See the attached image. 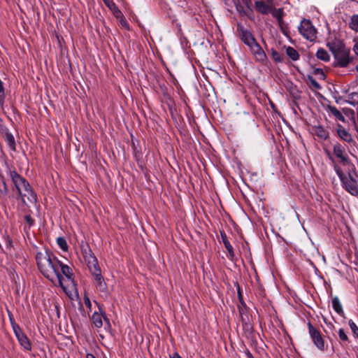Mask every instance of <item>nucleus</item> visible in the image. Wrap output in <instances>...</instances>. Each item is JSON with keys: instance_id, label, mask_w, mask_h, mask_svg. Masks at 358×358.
I'll return each instance as SVG.
<instances>
[{"instance_id": "f257e3e1", "label": "nucleus", "mask_w": 358, "mask_h": 358, "mask_svg": "<svg viewBox=\"0 0 358 358\" xmlns=\"http://www.w3.org/2000/svg\"><path fill=\"white\" fill-rule=\"evenodd\" d=\"M36 262L42 275L55 286L59 285L68 296L76 286L72 269L47 250L36 254Z\"/></svg>"}, {"instance_id": "f03ea898", "label": "nucleus", "mask_w": 358, "mask_h": 358, "mask_svg": "<svg viewBox=\"0 0 358 358\" xmlns=\"http://www.w3.org/2000/svg\"><path fill=\"white\" fill-rule=\"evenodd\" d=\"M83 255L89 271L92 275L93 282L97 292H99L101 296H107L108 287L101 275V271L96 257L94 255L90 249H85Z\"/></svg>"}, {"instance_id": "7ed1b4c3", "label": "nucleus", "mask_w": 358, "mask_h": 358, "mask_svg": "<svg viewBox=\"0 0 358 358\" xmlns=\"http://www.w3.org/2000/svg\"><path fill=\"white\" fill-rule=\"evenodd\" d=\"M6 173L22 201L25 203V199H27L30 203H36L37 196L28 180L18 174L15 170L9 169Z\"/></svg>"}, {"instance_id": "20e7f679", "label": "nucleus", "mask_w": 358, "mask_h": 358, "mask_svg": "<svg viewBox=\"0 0 358 358\" xmlns=\"http://www.w3.org/2000/svg\"><path fill=\"white\" fill-rule=\"evenodd\" d=\"M337 175L338 176L343 187L350 194L353 196L358 195V184L357 176L352 173L344 174L341 170L336 166L335 167Z\"/></svg>"}, {"instance_id": "39448f33", "label": "nucleus", "mask_w": 358, "mask_h": 358, "mask_svg": "<svg viewBox=\"0 0 358 358\" xmlns=\"http://www.w3.org/2000/svg\"><path fill=\"white\" fill-rule=\"evenodd\" d=\"M299 33L307 40L313 41L317 38V30L310 20L303 19L299 27Z\"/></svg>"}, {"instance_id": "423d86ee", "label": "nucleus", "mask_w": 358, "mask_h": 358, "mask_svg": "<svg viewBox=\"0 0 358 358\" xmlns=\"http://www.w3.org/2000/svg\"><path fill=\"white\" fill-rule=\"evenodd\" d=\"M308 333L315 346L321 351L325 350L324 340L317 329L315 328L310 322H308Z\"/></svg>"}, {"instance_id": "0eeeda50", "label": "nucleus", "mask_w": 358, "mask_h": 358, "mask_svg": "<svg viewBox=\"0 0 358 358\" xmlns=\"http://www.w3.org/2000/svg\"><path fill=\"white\" fill-rule=\"evenodd\" d=\"M350 50L345 47L334 55L338 66L346 67L348 66L352 60V57H350Z\"/></svg>"}, {"instance_id": "6e6552de", "label": "nucleus", "mask_w": 358, "mask_h": 358, "mask_svg": "<svg viewBox=\"0 0 358 358\" xmlns=\"http://www.w3.org/2000/svg\"><path fill=\"white\" fill-rule=\"evenodd\" d=\"M278 0H257L255 1V9L262 15L271 12Z\"/></svg>"}, {"instance_id": "1a4fd4ad", "label": "nucleus", "mask_w": 358, "mask_h": 358, "mask_svg": "<svg viewBox=\"0 0 358 358\" xmlns=\"http://www.w3.org/2000/svg\"><path fill=\"white\" fill-rule=\"evenodd\" d=\"M249 48L257 62L261 63L262 64H266V54L262 48L259 45V44L257 43V42H255L254 44L250 45Z\"/></svg>"}, {"instance_id": "9d476101", "label": "nucleus", "mask_w": 358, "mask_h": 358, "mask_svg": "<svg viewBox=\"0 0 358 358\" xmlns=\"http://www.w3.org/2000/svg\"><path fill=\"white\" fill-rule=\"evenodd\" d=\"M333 153L339 160V162L343 164H346L348 163V157L345 151V146L338 143L334 144L333 148Z\"/></svg>"}, {"instance_id": "9b49d317", "label": "nucleus", "mask_w": 358, "mask_h": 358, "mask_svg": "<svg viewBox=\"0 0 358 358\" xmlns=\"http://www.w3.org/2000/svg\"><path fill=\"white\" fill-rule=\"evenodd\" d=\"M238 29L241 33V40L246 45L250 47L256 41L253 34L248 29H244L242 26L238 25Z\"/></svg>"}, {"instance_id": "f8f14e48", "label": "nucleus", "mask_w": 358, "mask_h": 358, "mask_svg": "<svg viewBox=\"0 0 358 358\" xmlns=\"http://www.w3.org/2000/svg\"><path fill=\"white\" fill-rule=\"evenodd\" d=\"M102 318L104 319V321L106 322L107 325L108 327L110 326V321L107 318V317L106 316L104 313H100L94 312L92 316V321L95 327L101 328L102 327V325H103Z\"/></svg>"}, {"instance_id": "ddd939ff", "label": "nucleus", "mask_w": 358, "mask_h": 358, "mask_svg": "<svg viewBox=\"0 0 358 358\" xmlns=\"http://www.w3.org/2000/svg\"><path fill=\"white\" fill-rule=\"evenodd\" d=\"M238 298L240 301L241 305L238 306V311L239 314L241 318V321L243 324H248V322L249 321L248 315V310L246 308V304L243 301L242 299V296L240 292H238Z\"/></svg>"}, {"instance_id": "4468645a", "label": "nucleus", "mask_w": 358, "mask_h": 358, "mask_svg": "<svg viewBox=\"0 0 358 358\" xmlns=\"http://www.w3.org/2000/svg\"><path fill=\"white\" fill-rule=\"evenodd\" d=\"M336 132L338 136L344 141L347 143L353 141L352 135L341 124H337Z\"/></svg>"}, {"instance_id": "2eb2a0df", "label": "nucleus", "mask_w": 358, "mask_h": 358, "mask_svg": "<svg viewBox=\"0 0 358 358\" xmlns=\"http://www.w3.org/2000/svg\"><path fill=\"white\" fill-rule=\"evenodd\" d=\"M327 45L333 55L345 47L341 41L336 38L328 41Z\"/></svg>"}, {"instance_id": "dca6fc26", "label": "nucleus", "mask_w": 358, "mask_h": 358, "mask_svg": "<svg viewBox=\"0 0 358 358\" xmlns=\"http://www.w3.org/2000/svg\"><path fill=\"white\" fill-rule=\"evenodd\" d=\"M314 134L322 140H327L329 137V131L323 126L319 124L313 127Z\"/></svg>"}, {"instance_id": "f3484780", "label": "nucleus", "mask_w": 358, "mask_h": 358, "mask_svg": "<svg viewBox=\"0 0 358 358\" xmlns=\"http://www.w3.org/2000/svg\"><path fill=\"white\" fill-rule=\"evenodd\" d=\"M327 110L334 117L336 120H339L342 122H346L343 113L338 110L335 106L331 105L328 106Z\"/></svg>"}, {"instance_id": "a211bd4d", "label": "nucleus", "mask_w": 358, "mask_h": 358, "mask_svg": "<svg viewBox=\"0 0 358 358\" xmlns=\"http://www.w3.org/2000/svg\"><path fill=\"white\" fill-rule=\"evenodd\" d=\"M221 237L224 247L227 251V257L229 259H232L234 257V248L231 244L229 243L227 235L224 233H221Z\"/></svg>"}, {"instance_id": "6ab92c4d", "label": "nucleus", "mask_w": 358, "mask_h": 358, "mask_svg": "<svg viewBox=\"0 0 358 358\" xmlns=\"http://www.w3.org/2000/svg\"><path fill=\"white\" fill-rule=\"evenodd\" d=\"M17 338L21 346L26 350H31L30 342L27 336L23 332H19L17 335Z\"/></svg>"}, {"instance_id": "aec40b11", "label": "nucleus", "mask_w": 358, "mask_h": 358, "mask_svg": "<svg viewBox=\"0 0 358 358\" xmlns=\"http://www.w3.org/2000/svg\"><path fill=\"white\" fill-rule=\"evenodd\" d=\"M332 308L340 316L343 317L345 315V313L343 309L342 304L338 299V296H334L332 299Z\"/></svg>"}, {"instance_id": "412c9836", "label": "nucleus", "mask_w": 358, "mask_h": 358, "mask_svg": "<svg viewBox=\"0 0 358 358\" xmlns=\"http://www.w3.org/2000/svg\"><path fill=\"white\" fill-rule=\"evenodd\" d=\"M285 48L286 55L290 59L295 62L299 59V54L294 48L291 46H287Z\"/></svg>"}, {"instance_id": "4be33fe9", "label": "nucleus", "mask_w": 358, "mask_h": 358, "mask_svg": "<svg viewBox=\"0 0 358 358\" xmlns=\"http://www.w3.org/2000/svg\"><path fill=\"white\" fill-rule=\"evenodd\" d=\"M316 57L317 59L322 60L324 62H328L330 59V55L328 52L323 49L319 48L316 52Z\"/></svg>"}, {"instance_id": "5701e85b", "label": "nucleus", "mask_w": 358, "mask_h": 358, "mask_svg": "<svg viewBox=\"0 0 358 358\" xmlns=\"http://www.w3.org/2000/svg\"><path fill=\"white\" fill-rule=\"evenodd\" d=\"M5 141L7 143L9 148L15 150V141L13 135L10 132H6L5 134Z\"/></svg>"}, {"instance_id": "b1692460", "label": "nucleus", "mask_w": 358, "mask_h": 358, "mask_svg": "<svg viewBox=\"0 0 358 358\" xmlns=\"http://www.w3.org/2000/svg\"><path fill=\"white\" fill-rule=\"evenodd\" d=\"M8 192L7 185L2 177L0 178V197L4 198Z\"/></svg>"}, {"instance_id": "393cba45", "label": "nucleus", "mask_w": 358, "mask_h": 358, "mask_svg": "<svg viewBox=\"0 0 358 358\" xmlns=\"http://www.w3.org/2000/svg\"><path fill=\"white\" fill-rule=\"evenodd\" d=\"M271 55L273 59V60L277 63H280L284 61V56L283 55L280 54L273 48L271 50Z\"/></svg>"}, {"instance_id": "a878e982", "label": "nucleus", "mask_w": 358, "mask_h": 358, "mask_svg": "<svg viewBox=\"0 0 358 358\" xmlns=\"http://www.w3.org/2000/svg\"><path fill=\"white\" fill-rule=\"evenodd\" d=\"M343 113L345 116L348 117L352 122L353 124H355V113L353 110L350 108H343Z\"/></svg>"}, {"instance_id": "bb28decb", "label": "nucleus", "mask_w": 358, "mask_h": 358, "mask_svg": "<svg viewBox=\"0 0 358 358\" xmlns=\"http://www.w3.org/2000/svg\"><path fill=\"white\" fill-rule=\"evenodd\" d=\"M57 243L61 250L63 251H67L69 246L66 239L64 237H58L57 238Z\"/></svg>"}, {"instance_id": "cd10ccee", "label": "nucleus", "mask_w": 358, "mask_h": 358, "mask_svg": "<svg viewBox=\"0 0 358 358\" xmlns=\"http://www.w3.org/2000/svg\"><path fill=\"white\" fill-rule=\"evenodd\" d=\"M350 27L352 30L358 31V15H355L351 17Z\"/></svg>"}, {"instance_id": "c85d7f7f", "label": "nucleus", "mask_w": 358, "mask_h": 358, "mask_svg": "<svg viewBox=\"0 0 358 358\" xmlns=\"http://www.w3.org/2000/svg\"><path fill=\"white\" fill-rule=\"evenodd\" d=\"M277 5V3H275V6ZM269 13H272L273 16L274 17H275L278 21H281L282 20V10L279 8L278 10L275 9V6H274V8L273 10L270 12Z\"/></svg>"}, {"instance_id": "c756f323", "label": "nucleus", "mask_w": 358, "mask_h": 358, "mask_svg": "<svg viewBox=\"0 0 358 358\" xmlns=\"http://www.w3.org/2000/svg\"><path fill=\"white\" fill-rule=\"evenodd\" d=\"M338 337L341 343L349 342V338L343 329H340L338 331Z\"/></svg>"}, {"instance_id": "7c9ffc66", "label": "nucleus", "mask_w": 358, "mask_h": 358, "mask_svg": "<svg viewBox=\"0 0 358 358\" xmlns=\"http://www.w3.org/2000/svg\"><path fill=\"white\" fill-rule=\"evenodd\" d=\"M348 324L353 334L358 338V327L357 324L352 320H349Z\"/></svg>"}, {"instance_id": "2f4dec72", "label": "nucleus", "mask_w": 358, "mask_h": 358, "mask_svg": "<svg viewBox=\"0 0 358 358\" xmlns=\"http://www.w3.org/2000/svg\"><path fill=\"white\" fill-rule=\"evenodd\" d=\"M132 145H133V153H134V158L137 160V161H139L141 157H142V153L141 152L136 148V146L135 145L134 143L133 142L132 143Z\"/></svg>"}, {"instance_id": "473e14b6", "label": "nucleus", "mask_w": 358, "mask_h": 358, "mask_svg": "<svg viewBox=\"0 0 358 358\" xmlns=\"http://www.w3.org/2000/svg\"><path fill=\"white\" fill-rule=\"evenodd\" d=\"M24 220H25L29 229L31 227H32L35 223L34 218L30 215H26L24 216Z\"/></svg>"}, {"instance_id": "72a5a7b5", "label": "nucleus", "mask_w": 358, "mask_h": 358, "mask_svg": "<svg viewBox=\"0 0 358 358\" xmlns=\"http://www.w3.org/2000/svg\"><path fill=\"white\" fill-rule=\"evenodd\" d=\"M308 80L310 82V83L311 84V85L316 90H320L321 88V86L319 84V83L315 79L313 78V77L311 76H309L308 77Z\"/></svg>"}, {"instance_id": "f704fd0d", "label": "nucleus", "mask_w": 358, "mask_h": 358, "mask_svg": "<svg viewBox=\"0 0 358 358\" xmlns=\"http://www.w3.org/2000/svg\"><path fill=\"white\" fill-rule=\"evenodd\" d=\"M4 98H5L4 87H3L2 81L0 80V101H3Z\"/></svg>"}, {"instance_id": "c9c22d12", "label": "nucleus", "mask_w": 358, "mask_h": 358, "mask_svg": "<svg viewBox=\"0 0 358 358\" xmlns=\"http://www.w3.org/2000/svg\"><path fill=\"white\" fill-rule=\"evenodd\" d=\"M105 4L110 8L112 9L113 7H115V4L110 0H103Z\"/></svg>"}, {"instance_id": "e433bc0d", "label": "nucleus", "mask_w": 358, "mask_h": 358, "mask_svg": "<svg viewBox=\"0 0 358 358\" xmlns=\"http://www.w3.org/2000/svg\"><path fill=\"white\" fill-rule=\"evenodd\" d=\"M315 73L316 75H318L320 76V78H325V75L323 72V71L321 69H316L315 70Z\"/></svg>"}, {"instance_id": "4c0bfd02", "label": "nucleus", "mask_w": 358, "mask_h": 358, "mask_svg": "<svg viewBox=\"0 0 358 358\" xmlns=\"http://www.w3.org/2000/svg\"><path fill=\"white\" fill-rule=\"evenodd\" d=\"M84 301H85V306L90 309L91 306H92V303H91L90 299H89V297L85 296L84 297Z\"/></svg>"}, {"instance_id": "58836bf2", "label": "nucleus", "mask_w": 358, "mask_h": 358, "mask_svg": "<svg viewBox=\"0 0 358 358\" xmlns=\"http://www.w3.org/2000/svg\"><path fill=\"white\" fill-rule=\"evenodd\" d=\"M120 24H121V25H122V27H124L125 29H128V30L129 29V26L128 23L127 22L126 20H124V19H122V20H120Z\"/></svg>"}, {"instance_id": "ea45409f", "label": "nucleus", "mask_w": 358, "mask_h": 358, "mask_svg": "<svg viewBox=\"0 0 358 358\" xmlns=\"http://www.w3.org/2000/svg\"><path fill=\"white\" fill-rule=\"evenodd\" d=\"M13 330H14V332H15L16 336L19 334V332H22L18 326H16V327L13 326Z\"/></svg>"}, {"instance_id": "a19ab883", "label": "nucleus", "mask_w": 358, "mask_h": 358, "mask_svg": "<svg viewBox=\"0 0 358 358\" xmlns=\"http://www.w3.org/2000/svg\"><path fill=\"white\" fill-rule=\"evenodd\" d=\"M353 50L357 55H358V41L355 44L353 47Z\"/></svg>"}, {"instance_id": "79ce46f5", "label": "nucleus", "mask_w": 358, "mask_h": 358, "mask_svg": "<svg viewBox=\"0 0 358 358\" xmlns=\"http://www.w3.org/2000/svg\"><path fill=\"white\" fill-rule=\"evenodd\" d=\"M170 358H182L180 355L177 352H175L172 355H170Z\"/></svg>"}, {"instance_id": "37998d69", "label": "nucleus", "mask_w": 358, "mask_h": 358, "mask_svg": "<svg viewBox=\"0 0 358 358\" xmlns=\"http://www.w3.org/2000/svg\"><path fill=\"white\" fill-rule=\"evenodd\" d=\"M248 358H254V356L248 351L247 353Z\"/></svg>"}, {"instance_id": "c03bdc74", "label": "nucleus", "mask_w": 358, "mask_h": 358, "mask_svg": "<svg viewBox=\"0 0 358 358\" xmlns=\"http://www.w3.org/2000/svg\"><path fill=\"white\" fill-rule=\"evenodd\" d=\"M87 358H96L92 354H87Z\"/></svg>"}, {"instance_id": "a18cd8bd", "label": "nucleus", "mask_w": 358, "mask_h": 358, "mask_svg": "<svg viewBox=\"0 0 358 358\" xmlns=\"http://www.w3.org/2000/svg\"><path fill=\"white\" fill-rule=\"evenodd\" d=\"M357 70H358V65H357Z\"/></svg>"}]
</instances>
